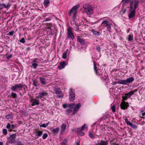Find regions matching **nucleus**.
Returning <instances> with one entry per match:
<instances>
[{"label": "nucleus", "instance_id": "obj_54", "mask_svg": "<svg viewBox=\"0 0 145 145\" xmlns=\"http://www.w3.org/2000/svg\"><path fill=\"white\" fill-rule=\"evenodd\" d=\"M94 69L95 71H96L97 70V67L96 65H95V64L94 63Z\"/></svg>", "mask_w": 145, "mask_h": 145}, {"label": "nucleus", "instance_id": "obj_6", "mask_svg": "<svg viewBox=\"0 0 145 145\" xmlns=\"http://www.w3.org/2000/svg\"><path fill=\"white\" fill-rule=\"evenodd\" d=\"M69 90V99L70 101L73 102L74 100L75 97L74 90L72 88H71Z\"/></svg>", "mask_w": 145, "mask_h": 145}, {"label": "nucleus", "instance_id": "obj_47", "mask_svg": "<svg viewBox=\"0 0 145 145\" xmlns=\"http://www.w3.org/2000/svg\"><path fill=\"white\" fill-rule=\"evenodd\" d=\"M14 33V31H11L9 32H8V35H12Z\"/></svg>", "mask_w": 145, "mask_h": 145}, {"label": "nucleus", "instance_id": "obj_7", "mask_svg": "<svg viewBox=\"0 0 145 145\" xmlns=\"http://www.w3.org/2000/svg\"><path fill=\"white\" fill-rule=\"evenodd\" d=\"M16 135L15 134H12L8 138V142L9 143L12 144L16 142L15 139Z\"/></svg>", "mask_w": 145, "mask_h": 145}, {"label": "nucleus", "instance_id": "obj_50", "mask_svg": "<svg viewBox=\"0 0 145 145\" xmlns=\"http://www.w3.org/2000/svg\"><path fill=\"white\" fill-rule=\"evenodd\" d=\"M20 42L22 43H24L25 42V39L24 38H22L21 40H20Z\"/></svg>", "mask_w": 145, "mask_h": 145}, {"label": "nucleus", "instance_id": "obj_62", "mask_svg": "<svg viewBox=\"0 0 145 145\" xmlns=\"http://www.w3.org/2000/svg\"><path fill=\"white\" fill-rule=\"evenodd\" d=\"M15 127L16 126L14 125H12L11 127L12 129H14Z\"/></svg>", "mask_w": 145, "mask_h": 145}, {"label": "nucleus", "instance_id": "obj_49", "mask_svg": "<svg viewBox=\"0 0 145 145\" xmlns=\"http://www.w3.org/2000/svg\"><path fill=\"white\" fill-rule=\"evenodd\" d=\"M50 30H49V31H50V34L51 35H53V28H51L49 29Z\"/></svg>", "mask_w": 145, "mask_h": 145}, {"label": "nucleus", "instance_id": "obj_42", "mask_svg": "<svg viewBox=\"0 0 145 145\" xmlns=\"http://www.w3.org/2000/svg\"><path fill=\"white\" fill-rule=\"evenodd\" d=\"M111 109L112 112H115V106L114 105H113L111 107Z\"/></svg>", "mask_w": 145, "mask_h": 145}, {"label": "nucleus", "instance_id": "obj_63", "mask_svg": "<svg viewBox=\"0 0 145 145\" xmlns=\"http://www.w3.org/2000/svg\"><path fill=\"white\" fill-rule=\"evenodd\" d=\"M111 145H119V144H116V143H112L111 144Z\"/></svg>", "mask_w": 145, "mask_h": 145}, {"label": "nucleus", "instance_id": "obj_2", "mask_svg": "<svg viewBox=\"0 0 145 145\" xmlns=\"http://www.w3.org/2000/svg\"><path fill=\"white\" fill-rule=\"evenodd\" d=\"M134 79L133 77H130L125 80H120L119 83L121 84L128 85L132 82L134 80Z\"/></svg>", "mask_w": 145, "mask_h": 145}, {"label": "nucleus", "instance_id": "obj_46", "mask_svg": "<svg viewBox=\"0 0 145 145\" xmlns=\"http://www.w3.org/2000/svg\"><path fill=\"white\" fill-rule=\"evenodd\" d=\"M48 137V135L46 133L44 134L42 137V138L43 139H46Z\"/></svg>", "mask_w": 145, "mask_h": 145}, {"label": "nucleus", "instance_id": "obj_11", "mask_svg": "<svg viewBox=\"0 0 145 145\" xmlns=\"http://www.w3.org/2000/svg\"><path fill=\"white\" fill-rule=\"evenodd\" d=\"M11 5V4L8 3V4L6 5L5 3H3L2 4H0V9H2L3 8H6L8 9L10 7Z\"/></svg>", "mask_w": 145, "mask_h": 145}, {"label": "nucleus", "instance_id": "obj_61", "mask_svg": "<svg viewBox=\"0 0 145 145\" xmlns=\"http://www.w3.org/2000/svg\"><path fill=\"white\" fill-rule=\"evenodd\" d=\"M129 0H126L124 3V4H127L129 3Z\"/></svg>", "mask_w": 145, "mask_h": 145}, {"label": "nucleus", "instance_id": "obj_51", "mask_svg": "<svg viewBox=\"0 0 145 145\" xmlns=\"http://www.w3.org/2000/svg\"><path fill=\"white\" fill-rule=\"evenodd\" d=\"M125 96H123L122 98L123 99V100H125L127 99L128 98H129L128 97H127V95L125 94Z\"/></svg>", "mask_w": 145, "mask_h": 145}, {"label": "nucleus", "instance_id": "obj_44", "mask_svg": "<svg viewBox=\"0 0 145 145\" xmlns=\"http://www.w3.org/2000/svg\"><path fill=\"white\" fill-rule=\"evenodd\" d=\"M77 110H74V109L73 111V112L71 115V116H74V115L76 114V113L77 112Z\"/></svg>", "mask_w": 145, "mask_h": 145}, {"label": "nucleus", "instance_id": "obj_38", "mask_svg": "<svg viewBox=\"0 0 145 145\" xmlns=\"http://www.w3.org/2000/svg\"><path fill=\"white\" fill-rule=\"evenodd\" d=\"M32 65L34 69H35L38 66V64L37 63H33Z\"/></svg>", "mask_w": 145, "mask_h": 145}, {"label": "nucleus", "instance_id": "obj_18", "mask_svg": "<svg viewBox=\"0 0 145 145\" xmlns=\"http://www.w3.org/2000/svg\"><path fill=\"white\" fill-rule=\"evenodd\" d=\"M40 81L41 84L43 85H45L47 83L46 81V79L45 78L40 77Z\"/></svg>", "mask_w": 145, "mask_h": 145}, {"label": "nucleus", "instance_id": "obj_26", "mask_svg": "<svg viewBox=\"0 0 145 145\" xmlns=\"http://www.w3.org/2000/svg\"><path fill=\"white\" fill-rule=\"evenodd\" d=\"M81 106V104L80 103H79L76 105L75 106L74 108V109L77 110V111H78L79 108H80Z\"/></svg>", "mask_w": 145, "mask_h": 145}, {"label": "nucleus", "instance_id": "obj_4", "mask_svg": "<svg viewBox=\"0 0 145 145\" xmlns=\"http://www.w3.org/2000/svg\"><path fill=\"white\" fill-rule=\"evenodd\" d=\"M23 86L24 85L22 84H15L11 87L10 89L13 91L18 92L20 89L22 88Z\"/></svg>", "mask_w": 145, "mask_h": 145}, {"label": "nucleus", "instance_id": "obj_34", "mask_svg": "<svg viewBox=\"0 0 145 145\" xmlns=\"http://www.w3.org/2000/svg\"><path fill=\"white\" fill-rule=\"evenodd\" d=\"M67 114V115L72 112V109L71 108H69V109H67L66 110Z\"/></svg>", "mask_w": 145, "mask_h": 145}, {"label": "nucleus", "instance_id": "obj_15", "mask_svg": "<svg viewBox=\"0 0 145 145\" xmlns=\"http://www.w3.org/2000/svg\"><path fill=\"white\" fill-rule=\"evenodd\" d=\"M88 14H91L93 13V10L92 8L90 7H89L88 8H87L85 11Z\"/></svg>", "mask_w": 145, "mask_h": 145}, {"label": "nucleus", "instance_id": "obj_37", "mask_svg": "<svg viewBox=\"0 0 145 145\" xmlns=\"http://www.w3.org/2000/svg\"><path fill=\"white\" fill-rule=\"evenodd\" d=\"M75 105L73 103H71L70 104H69L68 106L69 107V108H71L72 109V108L74 106H75Z\"/></svg>", "mask_w": 145, "mask_h": 145}, {"label": "nucleus", "instance_id": "obj_14", "mask_svg": "<svg viewBox=\"0 0 145 145\" xmlns=\"http://www.w3.org/2000/svg\"><path fill=\"white\" fill-rule=\"evenodd\" d=\"M32 102L31 105L34 106L35 105H38L40 104V101L39 100H36V99H33L31 101Z\"/></svg>", "mask_w": 145, "mask_h": 145}, {"label": "nucleus", "instance_id": "obj_48", "mask_svg": "<svg viewBox=\"0 0 145 145\" xmlns=\"http://www.w3.org/2000/svg\"><path fill=\"white\" fill-rule=\"evenodd\" d=\"M145 89V88H141L139 90V93L140 94H141L142 93V91L144 90Z\"/></svg>", "mask_w": 145, "mask_h": 145}, {"label": "nucleus", "instance_id": "obj_23", "mask_svg": "<svg viewBox=\"0 0 145 145\" xmlns=\"http://www.w3.org/2000/svg\"><path fill=\"white\" fill-rule=\"evenodd\" d=\"M77 41L79 42L82 45H84L85 44V42L84 40L81 39L79 37H78L77 38Z\"/></svg>", "mask_w": 145, "mask_h": 145}, {"label": "nucleus", "instance_id": "obj_20", "mask_svg": "<svg viewBox=\"0 0 145 145\" xmlns=\"http://www.w3.org/2000/svg\"><path fill=\"white\" fill-rule=\"evenodd\" d=\"M65 64L66 63L65 62H61L60 63V65L58 67L59 69H61L64 68L65 66Z\"/></svg>", "mask_w": 145, "mask_h": 145}, {"label": "nucleus", "instance_id": "obj_39", "mask_svg": "<svg viewBox=\"0 0 145 145\" xmlns=\"http://www.w3.org/2000/svg\"><path fill=\"white\" fill-rule=\"evenodd\" d=\"M6 117L7 119H11L12 118V115L10 114H8L6 116Z\"/></svg>", "mask_w": 145, "mask_h": 145}, {"label": "nucleus", "instance_id": "obj_12", "mask_svg": "<svg viewBox=\"0 0 145 145\" xmlns=\"http://www.w3.org/2000/svg\"><path fill=\"white\" fill-rule=\"evenodd\" d=\"M128 103H127L125 102H122L120 105V107L123 110L127 109L128 106Z\"/></svg>", "mask_w": 145, "mask_h": 145}, {"label": "nucleus", "instance_id": "obj_28", "mask_svg": "<svg viewBox=\"0 0 145 145\" xmlns=\"http://www.w3.org/2000/svg\"><path fill=\"white\" fill-rule=\"evenodd\" d=\"M49 3V0H44V5L46 7H47L48 4Z\"/></svg>", "mask_w": 145, "mask_h": 145}, {"label": "nucleus", "instance_id": "obj_64", "mask_svg": "<svg viewBox=\"0 0 145 145\" xmlns=\"http://www.w3.org/2000/svg\"><path fill=\"white\" fill-rule=\"evenodd\" d=\"M30 48L28 47L27 48H26V51H28L30 50Z\"/></svg>", "mask_w": 145, "mask_h": 145}, {"label": "nucleus", "instance_id": "obj_33", "mask_svg": "<svg viewBox=\"0 0 145 145\" xmlns=\"http://www.w3.org/2000/svg\"><path fill=\"white\" fill-rule=\"evenodd\" d=\"M67 143V141L66 139H64L63 140L61 144L63 145H66Z\"/></svg>", "mask_w": 145, "mask_h": 145}, {"label": "nucleus", "instance_id": "obj_30", "mask_svg": "<svg viewBox=\"0 0 145 145\" xmlns=\"http://www.w3.org/2000/svg\"><path fill=\"white\" fill-rule=\"evenodd\" d=\"M11 95L13 98H16L17 97V95L16 93L12 92L11 94Z\"/></svg>", "mask_w": 145, "mask_h": 145}, {"label": "nucleus", "instance_id": "obj_3", "mask_svg": "<svg viewBox=\"0 0 145 145\" xmlns=\"http://www.w3.org/2000/svg\"><path fill=\"white\" fill-rule=\"evenodd\" d=\"M111 23L108 21L104 20L101 23L100 25V26L102 27L103 29H104L105 27H106L107 29L109 31H111L110 29H111Z\"/></svg>", "mask_w": 145, "mask_h": 145}, {"label": "nucleus", "instance_id": "obj_24", "mask_svg": "<svg viewBox=\"0 0 145 145\" xmlns=\"http://www.w3.org/2000/svg\"><path fill=\"white\" fill-rule=\"evenodd\" d=\"M59 130V129L58 127L52 130V132L55 134H57Z\"/></svg>", "mask_w": 145, "mask_h": 145}, {"label": "nucleus", "instance_id": "obj_55", "mask_svg": "<svg viewBox=\"0 0 145 145\" xmlns=\"http://www.w3.org/2000/svg\"><path fill=\"white\" fill-rule=\"evenodd\" d=\"M40 127H42L44 128H45L46 127V124H43L42 125H40Z\"/></svg>", "mask_w": 145, "mask_h": 145}, {"label": "nucleus", "instance_id": "obj_43", "mask_svg": "<svg viewBox=\"0 0 145 145\" xmlns=\"http://www.w3.org/2000/svg\"><path fill=\"white\" fill-rule=\"evenodd\" d=\"M89 6L87 5L86 4H84L83 5V8L84 9L85 11H86V9L89 7Z\"/></svg>", "mask_w": 145, "mask_h": 145}, {"label": "nucleus", "instance_id": "obj_56", "mask_svg": "<svg viewBox=\"0 0 145 145\" xmlns=\"http://www.w3.org/2000/svg\"><path fill=\"white\" fill-rule=\"evenodd\" d=\"M63 94H61L60 95H57V98H60L62 97H63Z\"/></svg>", "mask_w": 145, "mask_h": 145}, {"label": "nucleus", "instance_id": "obj_35", "mask_svg": "<svg viewBox=\"0 0 145 145\" xmlns=\"http://www.w3.org/2000/svg\"><path fill=\"white\" fill-rule=\"evenodd\" d=\"M117 80H118V82H113L112 83V85H115L116 84L118 83L119 84H121L119 83V82H120V80H121V79H116Z\"/></svg>", "mask_w": 145, "mask_h": 145}, {"label": "nucleus", "instance_id": "obj_32", "mask_svg": "<svg viewBox=\"0 0 145 145\" xmlns=\"http://www.w3.org/2000/svg\"><path fill=\"white\" fill-rule=\"evenodd\" d=\"M128 40L129 41H131L133 40V36L132 35H131V34H130L129 35L128 37Z\"/></svg>", "mask_w": 145, "mask_h": 145}, {"label": "nucleus", "instance_id": "obj_60", "mask_svg": "<svg viewBox=\"0 0 145 145\" xmlns=\"http://www.w3.org/2000/svg\"><path fill=\"white\" fill-rule=\"evenodd\" d=\"M67 104H64L63 105V107L64 108H66L67 107Z\"/></svg>", "mask_w": 145, "mask_h": 145}, {"label": "nucleus", "instance_id": "obj_1", "mask_svg": "<svg viewBox=\"0 0 145 145\" xmlns=\"http://www.w3.org/2000/svg\"><path fill=\"white\" fill-rule=\"evenodd\" d=\"M79 7V6L76 5L72 7L69 12V16L72 20L74 21L76 18L77 13V10Z\"/></svg>", "mask_w": 145, "mask_h": 145}, {"label": "nucleus", "instance_id": "obj_10", "mask_svg": "<svg viewBox=\"0 0 145 145\" xmlns=\"http://www.w3.org/2000/svg\"><path fill=\"white\" fill-rule=\"evenodd\" d=\"M129 10L130 13L129 15V18L130 19L131 18H134L135 17V14L136 12V10H135V9H131V10L130 9H129Z\"/></svg>", "mask_w": 145, "mask_h": 145}, {"label": "nucleus", "instance_id": "obj_13", "mask_svg": "<svg viewBox=\"0 0 145 145\" xmlns=\"http://www.w3.org/2000/svg\"><path fill=\"white\" fill-rule=\"evenodd\" d=\"M48 94V93L46 91H44L43 92H41L39 93V95L38 96V97L39 99H41L44 97L45 96Z\"/></svg>", "mask_w": 145, "mask_h": 145}, {"label": "nucleus", "instance_id": "obj_53", "mask_svg": "<svg viewBox=\"0 0 145 145\" xmlns=\"http://www.w3.org/2000/svg\"><path fill=\"white\" fill-rule=\"evenodd\" d=\"M11 125L10 123H8L6 126L7 128L8 129H9L11 127Z\"/></svg>", "mask_w": 145, "mask_h": 145}, {"label": "nucleus", "instance_id": "obj_29", "mask_svg": "<svg viewBox=\"0 0 145 145\" xmlns=\"http://www.w3.org/2000/svg\"><path fill=\"white\" fill-rule=\"evenodd\" d=\"M89 135L90 138L92 139L95 138V137L93 134L91 132H90L89 133Z\"/></svg>", "mask_w": 145, "mask_h": 145}, {"label": "nucleus", "instance_id": "obj_17", "mask_svg": "<svg viewBox=\"0 0 145 145\" xmlns=\"http://www.w3.org/2000/svg\"><path fill=\"white\" fill-rule=\"evenodd\" d=\"M86 128V125L85 124L84 125L81 127H79L75 129V131L77 132H80V131H83L84 129Z\"/></svg>", "mask_w": 145, "mask_h": 145}, {"label": "nucleus", "instance_id": "obj_36", "mask_svg": "<svg viewBox=\"0 0 145 145\" xmlns=\"http://www.w3.org/2000/svg\"><path fill=\"white\" fill-rule=\"evenodd\" d=\"M67 51L65 52V53L63 54L62 58L64 59H65L67 57Z\"/></svg>", "mask_w": 145, "mask_h": 145}, {"label": "nucleus", "instance_id": "obj_19", "mask_svg": "<svg viewBox=\"0 0 145 145\" xmlns=\"http://www.w3.org/2000/svg\"><path fill=\"white\" fill-rule=\"evenodd\" d=\"M108 144L107 141L101 140L100 142L97 143L95 145H107Z\"/></svg>", "mask_w": 145, "mask_h": 145}, {"label": "nucleus", "instance_id": "obj_25", "mask_svg": "<svg viewBox=\"0 0 145 145\" xmlns=\"http://www.w3.org/2000/svg\"><path fill=\"white\" fill-rule=\"evenodd\" d=\"M42 133V132L41 131H37L35 132V133L37 134L36 136L38 137H40Z\"/></svg>", "mask_w": 145, "mask_h": 145}, {"label": "nucleus", "instance_id": "obj_45", "mask_svg": "<svg viewBox=\"0 0 145 145\" xmlns=\"http://www.w3.org/2000/svg\"><path fill=\"white\" fill-rule=\"evenodd\" d=\"M48 28L49 29H50L51 28H54V27H53V25L51 24H49L48 25Z\"/></svg>", "mask_w": 145, "mask_h": 145}, {"label": "nucleus", "instance_id": "obj_41", "mask_svg": "<svg viewBox=\"0 0 145 145\" xmlns=\"http://www.w3.org/2000/svg\"><path fill=\"white\" fill-rule=\"evenodd\" d=\"M32 81L33 82V85L34 86H37V81L35 80L32 79Z\"/></svg>", "mask_w": 145, "mask_h": 145}, {"label": "nucleus", "instance_id": "obj_31", "mask_svg": "<svg viewBox=\"0 0 145 145\" xmlns=\"http://www.w3.org/2000/svg\"><path fill=\"white\" fill-rule=\"evenodd\" d=\"M96 74L98 75H100L102 74V71L100 70H97V71H95Z\"/></svg>", "mask_w": 145, "mask_h": 145}, {"label": "nucleus", "instance_id": "obj_52", "mask_svg": "<svg viewBox=\"0 0 145 145\" xmlns=\"http://www.w3.org/2000/svg\"><path fill=\"white\" fill-rule=\"evenodd\" d=\"M96 50L99 52L101 50V48L99 46H98L96 47Z\"/></svg>", "mask_w": 145, "mask_h": 145}, {"label": "nucleus", "instance_id": "obj_57", "mask_svg": "<svg viewBox=\"0 0 145 145\" xmlns=\"http://www.w3.org/2000/svg\"><path fill=\"white\" fill-rule=\"evenodd\" d=\"M51 20L50 18H46L45 19H44V21H49Z\"/></svg>", "mask_w": 145, "mask_h": 145}, {"label": "nucleus", "instance_id": "obj_22", "mask_svg": "<svg viewBox=\"0 0 145 145\" xmlns=\"http://www.w3.org/2000/svg\"><path fill=\"white\" fill-rule=\"evenodd\" d=\"M66 125L65 124H63L61 127V133H63L65 131L66 128Z\"/></svg>", "mask_w": 145, "mask_h": 145}, {"label": "nucleus", "instance_id": "obj_8", "mask_svg": "<svg viewBox=\"0 0 145 145\" xmlns=\"http://www.w3.org/2000/svg\"><path fill=\"white\" fill-rule=\"evenodd\" d=\"M67 37L69 38H71L72 40H73L74 39V37L73 35L71 29L70 28H68L67 29Z\"/></svg>", "mask_w": 145, "mask_h": 145}, {"label": "nucleus", "instance_id": "obj_5", "mask_svg": "<svg viewBox=\"0 0 145 145\" xmlns=\"http://www.w3.org/2000/svg\"><path fill=\"white\" fill-rule=\"evenodd\" d=\"M139 2L138 0H133L130 3V9H135V10L137 8Z\"/></svg>", "mask_w": 145, "mask_h": 145}, {"label": "nucleus", "instance_id": "obj_9", "mask_svg": "<svg viewBox=\"0 0 145 145\" xmlns=\"http://www.w3.org/2000/svg\"><path fill=\"white\" fill-rule=\"evenodd\" d=\"M125 121L127 125H129L132 128L136 129H137V126L134 124L131 123L127 119H125Z\"/></svg>", "mask_w": 145, "mask_h": 145}, {"label": "nucleus", "instance_id": "obj_27", "mask_svg": "<svg viewBox=\"0 0 145 145\" xmlns=\"http://www.w3.org/2000/svg\"><path fill=\"white\" fill-rule=\"evenodd\" d=\"M92 32L93 33V34L95 35L99 36L100 34V32L98 31H95L94 30H92Z\"/></svg>", "mask_w": 145, "mask_h": 145}, {"label": "nucleus", "instance_id": "obj_58", "mask_svg": "<svg viewBox=\"0 0 145 145\" xmlns=\"http://www.w3.org/2000/svg\"><path fill=\"white\" fill-rule=\"evenodd\" d=\"M79 135L81 136H84V133L83 132H80L79 133Z\"/></svg>", "mask_w": 145, "mask_h": 145}, {"label": "nucleus", "instance_id": "obj_59", "mask_svg": "<svg viewBox=\"0 0 145 145\" xmlns=\"http://www.w3.org/2000/svg\"><path fill=\"white\" fill-rule=\"evenodd\" d=\"M12 57V55L11 54H10L8 55L6 57L7 59H9Z\"/></svg>", "mask_w": 145, "mask_h": 145}, {"label": "nucleus", "instance_id": "obj_40", "mask_svg": "<svg viewBox=\"0 0 145 145\" xmlns=\"http://www.w3.org/2000/svg\"><path fill=\"white\" fill-rule=\"evenodd\" d=\"M2 132L4 135H6L7 133V129H3Z\"/></svg>", "mask_w": 145, "mask_h": 145}, {"label": "nucleus", "instance_id": "obj_16", "mask_svg": "<svg viewBox=\"0 0 145 145\" xmlns=\"http://www.w3.org/2000/svg\"><path fill=\"white\" fill-rule=\"evenodd\" d=\"M137 90L135 89L134 90H132L129 92L128 93L125 94L127 95V97H130L131 95L135 92L137 91Z\"/></svg>", "mask_w": 145, "mask_h": 145}, {"label": "nucleus", "instance_id": "obj_21", "mask_svg": "<svg viewBox=\"0 0 145 145\" xmlns=\"http://www.w3.org/2000/svg\"><path fill=\"white\" fill-rule=\"evenodd\" d=\"M54 91L56 94H58L61 93L62 91L59 88L55 87L54 89Z\"/></svg>", "mask_w": 145, "mask_h": 145}]
</instances>
